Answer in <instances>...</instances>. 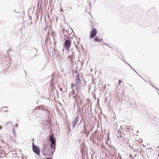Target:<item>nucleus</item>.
I'll list each match as a JSON object with an SVG mask.
<instances>
[{
  "instance_id": "1",
  "label": "nucleus",
  "mask_w": 159,
  "mask_h": 159,
  "mask_svg": "<svg viewBox=\"0 0 159 159\" xmlns=\"http://www.w3.org/2000/svg\"><path fill=\"white\" fill-rule=\"evenodd\" d=\"M43 146L42 152L43 156L49 157L53 155L55 151L56 146L53 147L50 144L46 143L43 144Z\"/></svg>"
},
{
  "instance_id": "2",
  "label": "nucleus",
  "mask_w": 159,
  "mask_h": 159,
  "mask_svg": "<svg viewBox=\"0 0 159 159\" xmlns=\"http://www.w3.org/2000/svg\"><path fill=\"white\" fill-rule=\"evenodd\" d=\"M75 90L76 91H80V88L81 87V80L80 73H78L75 79Z\"/></svg>"
},
{
  "instance_id": "3",
  "label": "nucleus",
  "mask_w": 159,
  "mask_h": 159,
  "mask_svg": "<svg viewBox=\"0 0 159 159\" xmlns=\"http://www.w3.org/2000/svg\"><path fill=\"white\" fill-rule=\"evenodd\" d=\"M64 43L63 47L67 50H69L71 45V41L70 38L68 37L67 39L65 41Z\"/></svg>"
},
{
  "instance_id": "4",
  "label": "nucleus",
  "mask_w": 159,
  "mask_h": 159,
  "mask_svg": "<svg viewBox=\"0 0 159 159\" xmlns=\"http://www.w3.org/2000/svg\"><path fill=\"white\" fill-rule=\"evenodd\" d=\"M32 149L33 152L37 155L40 156V150L39 148L37 145L34 144V143H33L32 145Z\"/></svg>"
},
{
  "instance_id": "5",
  "label": "nucleus",
  "mask_w": 159,
  "mask_h": 159,
  "mask_svg": "<svg viewBox=\"0 0 159 159\" xmlns=\"http://www.w3.org/2000/svg\"><path fill=\"white\" fill-rule=\"evenodd\" d=\"M48 140L51 143V145H52L53 147H56V140L53 135L50 136Z\"/></svg>"
},
{
  "instance_id": "6",
  "label": "nucleus",
  "mask_w": 159,
  "mask_h": 159,
  "mask_svg": "<svg viewBox=\"0 0 159 159\" xmlns=\"http://www.w3.org/2000/svg\"><path fill=\"white\" fill-rule=\"evenodd\" d=\"M79 115H78L76 117L75 119H73L72 121V127L73 129H74L75 127V126L77 124L79 120Z\"/></svg>"
},
{
  "instance_id": "7",
  "label": "nucleus",
  "mask_w": 159,
  "mask_h": 159,
  "mask_svg": "<svg viewBox=\"0 0 159 159\" xmlns=\"http://www.w3.org/2000/svg\"><path fill=\"white\" fill-rule=\"evenodd\" d=\"M97 34V30L95 28L92 30L90 32V38L93 39L95 37Z\"/></svg>"
},
{
  "instance_id": "8",
  "label": "nucleus",
  "mask_w": 159,
  "mask_h": 159,
  "mask_svg": "<svg viewBox=\"0 0 159 159\" xmlns=\"http://www.w3.org/2000/svg\"><path fill=\"white\" fill-rule=\"evenodd\" d=\"M88 126V124H87L85 121H83V128L81 129L80 133L83 132L84 131H85L88 130L87 128Z\"/></svg>"
},
{
  "instance_id": "9",
  "label": "nucleus",
  "mask_w": 159,
  "mask_h": 159,
  "mask_svg": "<svg viewBox=\"0 0 159 159\" xmlns=\"http://www.w3.org/2000/svg\"><path fill=\"white\" fill-rule=\"evenodd\" d=\"M94 40L96 42H102L100 40L99 36H98L97 35L95 38Z\"/></svg>"
},
{
  "instance_id": "10",
  "label": "nucleus",
  "mask_w": 159,
  "mask_h": 159,
  "mask_svg": "<svg viewBox=\"0 0 159 159\" xmlns=\"http://www.w3.org/2000/svg\"><path fill=\"white\" fill-rule=\"evenodd\" d=\"M110 148L111 151H113V152H114V154L117 153L116 152V151H117V150L113 146H111Z\"/></svg>"
},
{
  "instance_id": "11",
  "label": "nucleus",
  "mask_w": 159,
  "mask_h": 159,
  "mask_svg": "<svg viewBox=\"0 0 159 159\" xmlns=\"http://www.w3.org/2000/svg\"><path fill=\"white\" fill-rule=\"evenodd\" d=\"M86 148V147L84 145H83L81 147L80 150L82 154H83V153H84V151Z\"/></svg>"
},
{
  "instance_id": "12",
  "label": "nucleus",
  "mask_w": 159,
  "mask_h": 159,
  "mask_svg": "<svg viewBox=\"0 0 159 159\" xmlns=\"http://www.w3.org/2000/svg\"><path fill=\"white\" fill-rule=\"evenodd\" d=\"M90 133V132L89 131H88L87 130L85 131H84L83 132H82L81 134H85L87 136H88L89 134Z\"/></svg>"
},
{
  "instance_id": "13",
  "label": "nucleus",
  "mask_w": 159,
  "mask_h": 159,
  "mask_svg": "<svg viewBox=\"0 0 159 159\" xmlns=\"http://www.w3.org/2000/svg\"><path fill=\"white\" fill-rule=\"evenodd\" d=\"M117 138H118V141H121L123 138L122 134H120L119 135H118Z\"/></svg>"
},
{
  "instance_id": "14",
  "label": "nucleus",
  "mask_w": 159,
  "mask_h": 159,
  "mask_svg": "<svg viewBox=\"0 0 159 159\" xmlns=\"http://www.w3.org/2000/svg\"><path fill=\"white\" fill-rule=\"evenodd\" d=\"M129 66L130 67H131V69L132 70H134V71H135V72H136V73H137V74H138V75H139V76L140 77H141L142 79H143V80L145 81V80L144 79H143V78H142L141 76H140V75H139V74H138V73H137L136 71L134 70V69L130 65H129Z\"/></svg>"
},
{
  "instance_id": "15",
  "label": "nucleus",
  "mask_w": 159,
  "mask_h": 159,
  "mask_svg": "<svg viewBox=\"0 0 159 159\" xmlns=\"http://www.w3.org/2000/svg\"><path fill=\"white\" fill-rule=\"evenodd\" d=\"M112 156L114 157V159H118V157H117V153L114 154V155H113Z\"/></svg>"
},
{
  "instance_id": "16",
  "label": "nucleus",
  "mask_w": 159,
  "mask_h": 159,
  "mask_svg": "<svg viewBox=\"0 0 159 159\" xmlns=\"http://www.w3.org/2000/svg\"><path fill=\"white\" fill-rule=\"evenodd\" d=\"M33 51L35 53V54H36L34 56V57H36V54H37V50L35 48V49H34Z\"/></svg>"
},
{
  "instance_id": "17",
  "label": "nucleus",
  "mask_w": 159,
  "mask_h": 159,
  "mask_svg": "<svg viewBox=\"0 0 159 159\" xmlns=\"http://www.w3.org/2000/svg\"><path fill=\"white\" fill-rule=\"evenodd\" d=\"M50 39V38L49 36H47L46 39V43L47 44V42L48 40H49Z\"/></svg>"
},
{
  "instance_id": "18",
  "label": "nucleus",
  "mask_w": 159,
  "mask_h": 159,
  "mask_svg": "<svg viewBox=\"0 0 159 159\" xmlns=\"http://www.w3.org/2000/svg\"><path fill=\"white\" fill-rule=\"evenodd\" d=\"M70 59L71 60H73L75 58V56L73 54H72L70 56Z\"/></svg>"
},
{
  "instance_id": "19",
  "label": "nucleus",
  "mask_w": 159,
  "mask_h": 159,
  "mask_svg": "<svg viewBox=\"0 0 159 159\" xmlns=\"http://www.w3.org/2000/svg\"><path fill=\"white\" fill-rule=\"evenodd\" d=\"M42 109H43V110H44V109L43 108H42V109H41V110H42ZM36 110H41V109H40V107H37L36 108V109H35Z\"/></svg>"
},
{
  "instance_id": "20",
  "label": "nucleus",
  "mask_w": 159,
  "mask_h": 159,
  "mask_svg": "<svg viewBox=\"0 0 159 159\" xmlns=\"http://www.w3.org/2000/svg\"><path fill=\"white\" fill-rule=\"evenodd\" d=\"M71 87L72 89L73 88V87H75V83L74 84L73 83H71Z\"/></svg>"
},
{
  "instance_id": "21",
  "label": "nucleus",
  "mask_w": 159,
  "mask_h": 159,
  "mask_svg": "<svg viewBox=\"0 0 159 159\" xmlns=\"http://www.w3.org/2000/svg\"><path fill=\"white\" fill-rule=\"evenodd\" d=\"M51 35L53 36V39H54V36H56V35H55L54 33H52L51 34Z\"/></svg>"
},
{
  "instance_id": "22",
  "label": "nucleus",
  "mask_w": 159,
  "mask_h": 159,
  "mask_svg": "<svg viewBox=\"0 0 159 159\" xmlns=\"http://www.w3.org/2000/svg\"><path fill=\"white\" fill-rule=\"evenodd\" d=\"M13 133L15 135H16V133H15V129H14V128H13Z\"/></svg>"
},
{
  "instance_id": "23",
  "label": "nucleus",
  "mask_w": 159,
  "mask_h": 159,
  "mask_svg": "<svg viewBox=\"0 0 159 159\" xmlns=\"http://www.w3.org/2000/svg\"><path fill=\"white\" fill-rule=\"evenodd\" d=\"M53 40H54L53 43H54V46H55L56 45V44H57V42L55 41V39H53Z\"/></svg>"
},
{
  "instance_id": "24",
  "label": "nucleus",
  "mask_w": 159,
  "mask_h": 159,
  "mask_svg": "<svg viewBox=\"0 0 159 159\" xmlns=\"http://www.w3.org/2000/svg\"><path fill=\"white\" fill-rule=\"evenodd\" d=\"M82 120H81V121L80 122V123H79V124H78V125L77 126V128H78L79 126H80V124L81 123V122H82Z\"/></svg>"
},
{
  "instance_id": "25",
  "label": "nucleus",
  "mask_w": 159,
  "mask_h": 159,
  "mask_svg": "<svg viewBox=\"0 0 159 159\" xmlns=\"http://www.w3.org/2000/svg\"><path fill=\"white\" fill-rule=\"evenodd\" d=\"M74 72V73H75V74H77V73L78 74L79 73L77 70H75Z\"/></svg>"
},
{
  "instance_id": "26",
  "label": "nucleus",
  "mask_w": 159,
  "mask_h": 159,
  "mask_svg": "<svg viewBox=\"0 0 159 159\" xmlns=\"http://www.w3.org/2000/svg\"><path fill=\"white\" fill-rule=\"evenodd\" d=\"M122 81L120 80H118V84L119 85H120V84L121 83Z\"/></svg>"
},
{
  "instance_id": "27",
  "label": "nucleus",
  "mask_w": 159,
  "mask_h": 159,
  "mask_svg": "<svg viewBox=\"0 0 159 159\" xmlns=\"http://www.w3.org/2000/svg\"><path fill=\"white\" fill-rule=\"evenodd\" d=\"M129 157L132 159H133V157L130 154L129 155Z\"/></svg>"
},
{
  "instance_id": "28",
  "label": "nucleus",
  "mask_w": 159,
  "mask_h": 159,
  "mask_svg": "<svg viewBox=\"0 0 159 159\" xmlns=\"http://www.w3.org/2000/svg\"><path fill=\"white\" fill-rule=\"evenodd\" d=\"M78 97L79 98H80V97L79 96H77V94H76L75 96H74V98H75L76 97Z\"/></svg>"
},
{
  "instance_id": "29",
  "label": "nucleus",
  "mask_w": 159,
  "mask_h": 159,
  "mask_svg": "<svg viewBox=\"0 0 159 159\" xmlns=\"http://www.w3.org/2000/svg\"><path fill=\"white\" fill-rule=\"evenodd\" d=\"M48 123L49 124V125H51V126H52V124H51V121H48Z\"/></svg>"
},
{
  "instance_id": "30",
  "label": "nucleus",
  "mask_w": 159,
  "mask_h": 159,
  "mask_svg": "<svg viewBox=\"0 0 159 159\" xmlns=\"http://www.w3.org/2000/svg\"><path fill=\"white\" fill-rule=\"evenodd\" d=\"M124 62H125V63L127 64H128V65H130L127 62H126L125 61H124Z\"/></svg>"
},
{
  "instance_id": "31",
  "label": "nucleus",
  "mask_w": 159,
  "mask_h": 159,
  "mask_svg": "<svg viewBox=\"0 0 159 159\" xmlns=\"http://www.w3.org/2000/svg\"><path fill=\"white\" fill-rule=\"evenodd\" d=\"M44 159H52V158L51 157H49L46 158Z\"/></svg>"
},
{
  "instance_id": "32",
  "label": "nucleus",
  "mask_w": 159,
  "mask_h": 159,
  "mask_svg": "<svg viewBox=\"0 0 159 159\" xmlns=\"http://www.w3.org/2000/svg\"><path fill=\"white\" fill-rule=\"evenodd\" d=\"M15 126L16 127H17L18 126V125L17 124H16V125H15Z\"/></svg>"
},
{
  "instance_id": "33",
  "label": "nucleus",
  "mask_w": 159,
  "mask_h": 159,
  "mask_svg": "<svg viewBox=\"0 0 159 159\" xmlns=\"http://www.w3.org/2000/svg\"><path fill=\"white\" fill-rule=\"evenodd\" d=\"M15 11L16 13H19V12H16V11Z\"/></svg>"
},
{
  "instance_id": "34",
  "label": "nucleus",
  "mask_w": 159,
  "mask_h": 159,
  "mask_svg": "<svg viewBox=\"0 0 159 159\" xmlns=\"http://www.w3.org/2000/svg\"><path fill=\"white\" fill-rule=\"evenodd\" d=\"M73 91L74 92V93H73V94L74 95L75 94V92H74V91L73 90Z\"/></svg>"
},
{
  "instance_id": "35",
  "label": "nucleus",
  "mask_w": 159,
  "mask_h": 159,
  "mask_svg": "<svg viewBox=\"0 0 159 159\" xmlns=\"http://www.w3.org/2000/svg\"><path fill=\"white\" fill-rule=\"evenodd\" d=\"M81 48L82 49H83V46H82V44H81Z\"/></svg>"
},
{
  "instance_id": "36",
  "label": "nucleus",
  "mask_w": 159,
  "mask_h": 159,
  "mask_svg": "<svg viewBox=\"0 0 159 159\" xmlns=\"http://www.w3.org/2000/svg\"><path fill=\"white\" fill-rule=\"evenodd\" d=\"M119 158L120 159H122V157H121V156H120V157H119Z\"/></svg>"
},
{
  "instance_id": "37",
  "label": "nucleus",
  "mask_w": 159,
  "mask_h": 159,
  "mask_svg": "<svg viewBox=\"0 0 159 159\" xmlns=\"http://www.w3.org/2000/svg\"><path fill=\"white\" fill-rule=\"evenodd\" d=\"M60 90H61V91H62V89L61 88H60Z\"/></svg>"
},
{
  "instance_id": "38",
  "label": "nucleus",
  "mask_w": 159,
  "mask_h": 159,
  "mask_svg": "<svg viewBox=\"0 0 159 159\" xmlns=\"http://www.w3.org/2000/svg\"><path fill=\"white\" fill-rule=\"evenodd\" d=\"M8 111V110H6V111H4V112H7Z\"/></svg>"
},
{
  "instance_id": "39",
  "label": "nucleus",
  "mask_w": 159,
  "mask_h": 159,
  "mask_svg": "<svg viewBox=\"0 0 159 159\" xmlns=\"http://www.w3.org/2000/svg\"><path fill=\"white\" fill-rule=\"evenodd\" d=\"M155 88L159 91V89H158L157 88H156V87H155Z\"/></svg>"
},
{
  "instance_id": "40",
  "label": "nucleus",
  "mask_w": 159,
  "mask_h": 159,
  "mask_svg": "<svg viewBox=\"0 0 159 159\" xmlns=\"http://www.w3.org/2000/svg\"><path fill=\"white\" fill-rule=\"evenodd\" d=\"M61 12H63V10L62 9L61 10Z\"/></svg>"
},
{
  "instance_id": "41",
  "label": "nucleus",
  "mask_w": 159,
  "mask_h": 159,
  "mask_svg": "<svg viewBox=\"0 0 159 159\" xmlns=\"http://www.w3.org/2000/svg\"><path fill=\"white\" fill-rule=\"evenodd\" d=\"M89 4H90V6L91 7V5H91V2H89Z\"/></svg>"
},
{
  "instance_id": "42",
  "label": "nucleus",
  "mask_w": 159,
  "mask_h": 159,
  "mask_svg": "<svg viewBox=\"0 0 159 159\" xmlns=\"http://www.w3.org/2000/svg\"><path fill=\"white\" fill-rule=\"evenodd\" d=\"M30 19H31V16H30Z\"/></svg>"
},
{
  "instance_id": "43",
  "label": "nucleus",
  "mask_w": 159,
  "mask_h": 159,
  "mask_svg": "<svg viewBox=\"0 0 159 159\" xmlns=\"http://www.w3.org/2000/svg\"><path fill=\"white\" fill-rule=\"evenodd\" d=\"M100 41H102V39H100Z\"/></svg>"
},
{
  "instance_id": "44",
  "label": "nucleus",
  "mask_w": 159,
  "mask_h": 159,
  "mask_svg": "<svg viewBox=\"0 0 159 159\" xmlns=\"http://www.w3.org/2000/svg\"><path fill=\"white\" fill-rule=\"evenodd\" d=\"M53 78L51 79V80L52 81H53Z\"/></svg>"
},
{
  "instance_id": "45",
  "label": "nucleus",
  "mask_w": 159,
  "mask_h": 159,
  "mask_svg": "<svg viewBox=\"0 0 159 159\" xmlns=\"http://www.w3.org/2000/svg\"><path fill=\"white\" fill-rule=\"evenodd\" d=\"M150 85L153 87V86L151 84H150Z\"/></svg>"
},
{
  "instance_id": "46",
  "label": "nucleus",
  "mask_w": 159,
  "mask_h": 159,
  "mask_svg": "<svg viewBox=\"0 0 159 159\" xmlns=\"http://www.w3.org/2000/svg\"><path fill=\"white\" fill-rule=\"evenodd\" d=\"M1 129H2V127H0V130Z\"/></svg>"
},
{
  "instance_id": "47",
  "label": "nucleus",
  "mask_w": 159,
  "mask_h": 159,
  "mask_svg": "<svg viewBox=\"0 0 159 159\" xmlns=\"http://www.w3.org/2000/svg\"><path fill=\"white\" fill-rule=\"evenodd\" d=\"M8 123H9V122H7V123H6V124H7Z\"/></svg>"
},
{
  "instance_id": "48",
  "label": "nucleus",
  "mask_w": 159,
  "mask_h": 159,
  "mask_svg": "<svg viewBox=\"0 0 159 159\" xmlns=\"http://www.w3.org/2000/svg\"><path fill=\"white\" fill-rule=\"evenodd\" d=\"M80 43V42H78V41H77V43H78H78Z\"/></svg>"
},
{
  "instance_id": "49",
  "label": "nucleus",
  "mask_w": 159,
  "mask_h": 159,
  "mask_svg": "<svg viewBox=\"0 0 159 159\" xmlns=\"http://www.w3.org/2000/svg\"><path fill=\"white\" fill-rule=\"evenodd\" d=\"M118 156L119 155V153H118Z\"/></svg>"
},
{
  "instance_id": "50",
  "label": "nucleus",
  "mask_w": 159,
  "mask_h": 159,
  "mask_svg": "<svg viewBox=\"0 0 159 159\" xmlns=\"http://www.w3.org/2000/svg\"><path fill=\"white\" fill-rule=\"evenodd\" d=\"M1 142H2V140H1Z\"/></svg>"
},
{
  "instance_id": "51",
  "label": "nucleus",
  "mask_w": 159,
  "mask_h": 159,
  "mask_svg": "<svg viewBox=\"0 0 159 159\" xmlns=\"http://www.w3.org/2000/svg\"><path fill=\"white\" fill-rule=\"evenodd\" d=\"M72 9V8L71 7L70 8V9Z\"/></svg>"
},
{
  "instance_id": "52",
  "label": "nucleus",
  "mask_w": 159,
  "mask_h": 159,
  "mask_svg": "<svg viewBox=\"0 0 159 159\" xmlns=\"http://www.w3.org/2000/svg\"><path fill=\"white\" fill-rule=\"evenodd\" d=\"M78 1L79 2L80 1V0H78Z\"/></svg>"
},
{
  "instance_id": "53",
  "label": "nucleus",
  "mask_w": 159,
  "mask_h": 159,
  "mask_svg": "<svg viewBox=\"0 0 159 159\" xmlns=\"http://www.w3.org/2000/svg\"><path fill=\"white\" fill-rule=\"evenodd\" d=\"M66 32H67V30H66Z\"/></svg>"
},
{
  "instance_id": "54",
  "label": "nucleus",
  "mask_w": 159,
  "mask_h": 159,
  "mask_svg": "<svg viewBox=\"0 0 159 159\" xmlns=\"http://www.w3.org/2000/svg\"><path fill=\"white\" fill-rule=\"evenodd\" d=\"M158 94L159 95V93H158Z\"/></svg>"
}]
</instances>
